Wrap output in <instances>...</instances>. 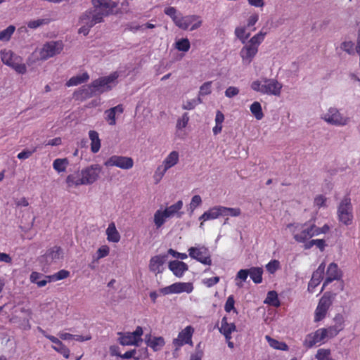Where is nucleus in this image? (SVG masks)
<instances>
[{"mask_svg": "<svg viewBox=\"0 0 360 360\" xmlns=\"http://www.w3.org/2000/svg\"><path fill=\"white\" fill-rule=\"evenodd\" d=\"M169 269L176 276L181 278L188 270V267L186 263L174 260L169 262Z\"/></svg>", "mask_w": 360, "mask_h": 360, "instance_id": "393cba45", "label": "nucleus"}, {"mask_svg": "<svg viewBox=\"0 0 360 360\" xmlns=\"http://www.w3.org/2000/svg\"><path fill=\"white\" fill-rule=\"evenodd\" d=\"M189 121V117L188 113L185 112L182 115V116L178 119L176 122V128L177 129H182L185 128Z\"/></svg>", "mask_w": 360, "mask_h": 360, "instance_id": "13d9d810", "label": "nucleus"}, {"mask_svg": "<svg viewBox=\"0 0 360 360\" xmlns=\"http://www.w3.org/2000/svg\"><path fill=\"white\" fill-rule=\"evenodd\" d=\"M221 206H214L211 208H210L208 210L205 212L200 217V221H208V220H213L215 219L219 218V217H221Z\"/></svg>", "mask_w": 360, "mask_h": 360, "instance_id": "c85d7f7f", "label": "nucleus"}, {"mask_svg": "<svg viewBox=\"0 0 360 360\" xmlns=\"http://www.w3.org/2000/svg\"><path fill=\"white\" fill-rule=\"evenodd\" d=\"M15 27L13 25L8 26L6 29L0 32V41H8L13 34Z\"/></svg>", "mask_w": 360, "mask_h": 360, "instance_id": "3c124183", "label": "nucleus"}, {"mask_svg": "<svg viewBox=\"0 0 360 360\" xmlns=\"http://www.w3.org/2000/svg\"><path fill=\"white\" fill-rule=\"evenodd\" d=\"M63 45L60 41H49L44 44L39 51V58L47 60L58 53L63 50Z\"/></svg>", "mask_w": 360, "mask_h": 360, "instance_id": "4468645a", "label": "nucleus"}, {"mask_svg": "<svg viewBox=\"0 0 360 360\" xmlns=\"http://www.w3.org/2000/svg\"><path fill=\"white\" fill-rule=\"evenodd\" d=\"M38 330L45 338L49 339L51 342H52L54 344L53 345L51 346L53 349L63 355V356L65 359H68L70 357V349L58 338H57L55 336L47 334L46 332L40 327H38Z\"/></svg>", "mask_w": 360, "mask_h": 360, "instance_id": "a211bd4d", "label": "nucleus"}, {"mask_svg": "<svg viewBox=\"0 0 360 360\" xmlns=\"http://www.w3.org/2000/svg\"><path fill=\"white\" fill-rule=\"evenodd\" d=\"M326 264L322 262L318 269L313 273L312 277L308 284V290L313 292L315 288L321 283L323 278Z\"/></svg>", "mask_w": 360, "mask_h": 360, "instance_id": "5701e85b", "label": "nucleus"}, {"mask_svg": "<svg viewBox=\"0 0 360 360\" xmlns=\"http://www.w3.org/2000/svg\"><path fill=\"white\" fill-rule=\"evenodd\" d=\"M123 107L122 105H117L105 111V120L110 125L116 124L115 115L116 113L122 114L123 112Z\"/></svg>", "mask_w": 360, "mask_h": 360, "instance_id": "7c9ffc66", "label": "nucleus"}, {"mask_svg": "<svg viewBox=\"0 0 360 360\" xmlns=\"http://www.w3.org/2000/svg\"><path fill=\"white\" fill-rule=\"evenodd\" d=\"M102 21L99 15L96 14L93 9L86 11L79 18L80 23H84L91 27Z\"/></svg>", "mask_w": 360, "mask_h": 360, "instance_id": "4be33fe9", "label": "nucleus"}, {"mask_svg": "<svg viewBox=\"0 0 360 360\" xmlns=\"http://www.w3.org/2000/svg\"><path fill=\"white\" fill-rule=\"evenodd\" d=\"M315 358L316 360H335L331 356L330 349L324 348L317 350Z\"/></svg>", "mask_w": 360, "mask_h": 360, "instance_id": "37998d69", "label": "nucleus"}, {"mask_svg": "<svg viewBox=\"0 0 360 360\" xmlns=\"http://www.w3.org/2000/svg\"><path fill=\"white\" fill-rule=\"evenodd\" d=\"M221 217H238L241 212L239 208H232L221 206Z\"/></svg>", "mask_w": 360, "mask_h": 360, "instance_id": "de8ad7c7", "label": "nucleus"}, {"mask_svg": "<svg viewBox=\"0 0 360 360\" xmlns=\"http://www.w3.org/2000/svg\"><path fill=\"white\" fill-rule=\"evenodd\" d=\"M235 34L236 37L240 39L242 44L247 42V39L250 35V33H246V28L245 27H236L235 30Z\"/></svg>", "mask_w": 360, "mask_h": 360, "instance_id": "09e8293b", "label": "nucleus"}, {"mask_svg": "<svg viewBox=\"0 0 360 360\" xmlns=\"http://www.w3.org/2000/svg\"><path fill=\"white\" fill-rule=\"evenodd\" d=\"M249 269H240L236 274L235 281L236 285L238 288H242L243 286V282H245L248 276H249Z\"/></svg>", "mask_w": 360, "mask_h": 360, "instance_id": "79ce46f5", "label": "nucleus"}, {"mask_svg": "<svg viewBox=\"0 0 360 360\" xmlns=\"http://www.w3.org/2000/svg\"><path fill=\"white\" fill-rule=\"evenodd\" d=\"M266 33L260 31L245 42L240 51V56L245 65H249L257 55L259 45L264 40Z\"/></svg>", "mask_w": 360, "mask_h": 360, "instance_id": "f03ea898", "label": "nucleus"}, {"mask_svg": "<svg viewBox=\"0 0 360 360\" xmlns=\"http://www.w3.org/2000/svg\"><path fill=\"white\" fill-rule=\"evenodd\" d=\"M326 342L323 333L321 329L319 328L316 331L306 335L303 345L307 348H311L316 345H321Z\"/></svg>", "mask_w": 360, "mask_h": 360, "instance_id": "aec40b11", "label": "nucleus"}, {"mask_svg": "<svg viewBox=\"0 0 360 360\" xmlns=\"http://www.w3.org/2000/svg\"><path fill=\"white\" fill-rule=\"evenodd\" d=\"M338 221L345 226H349L354 221L353 205L349 196H345L337 207Z\"/></svg>", "mask_w": 360, "mask_h": 360, "instance_id": "39448f33", "label": "nucleus"}, {"mask_svg": "<svg viewBox=\"0 0 360 360\" xmlns=\"http://www.w3.org/2000/svg\"><path fill=\"white\" fill-rule=\"evenodd\" d=\"M69 161L67 158H57L53 162V169L58 173L63 172L66 170Z\"/></svg>", "mask_w": 360, "mask_h": 360, "instance_id": "ea45409f", "label": "nucleus"}, {"mask_svg": "<svg viewBox=\"0 0 360 360\" xmlns=\"http://www.w3.org/2000/svg\"><path fill=\"white\" fill-rule=\"evenodd\" d=\"M118 77V72H114L108 76L100 77L93 81L89 85L83 86L75 92V95L78 98L86 99L108 91L117 84Z\"/></svg>", "mask_w": 360, "mask_h": 360, "instance_id": "f257e3e1", "label": "nucleus"}, {"mask_svg": "<svg viewBox=\"0 0 360 360\" xmlns=\"http://www.w3.org/2000/svg\"><path fill=\"white\" fill-rule=\"evenodd\" d=\"M283 85L275 79L263 77L252 82L251 89L257 92L269 96H279Z\"/></svg>", "mask_w": 360, "mask_h": 360, "instance_id": "7ed1b4c3", "label": "nucleus"}, {"mask_svg": "<svg viewBox=\"0 0 360 360\" xmlns=\"http://www.w3.org/2000/svg\"><path fill=\"white\" fill-rule=\"evenodd\" d=\"M106 167H117L128 170L133 167L134 160L131 158L122 155H112L105 162Z\"/></svg>", "mask_w": 360, "mask_h": 360, "instance_id": "ddd939ff", "label": "nucleus"}, {"mask_svg": "<svg viewBox=\"0 0 360 360\" xmlns=\"http://www.w3.org/2000/svg\"><path fill=\"white\" fill-rule=\"evenodd\" d=\"M250 109L252 114L255 116V117L257 120H260L263 118L264 114L262 112L261 104L259 102L255 101L250 105Z\"/></svg>", "mask_w": 360, "mask_h": 360, "instance_id": "c03bdc74", "label": "nucleus"}, {"mask_svg": "<svg viewBox=\"0 0 360 360\" xmlns=\"http://www.w3.org/2000/svg\"><path fill=\"white\" fill-rule=\"evenodd\" d=\"M320 329L323 333L326 342H328L329 340L336 337L338 335L335 330L333 329L330 326L327 328H321Z\"/></svg>", "mask_w": 360, "mask_h": 360, "instance_id": "8fccbe9b", "label": "nucleus"}, {"mask_svg": "<svg viewBox=\"0 0 360 360\" xmlns=\"http://www.w3.org/2000/svg\"><path fill=\"white\" fill-rule=\"evenodd\" d=\"M169 218V217H167V214H166L164 210H158L155 212L153 217V222L155 224L156 229H160V227H162L165 223L167 219Z\"/></svg>", "mask_w": 360, "mask_h": 360, "instance_id": "c9c22d12", "label": "nucleus"}, {"mask_svg": "<svg viewBox=\"0 0 360 360\" xmlns=\"http://www.w3.org/2000/svg\"><path fill=\"white\" fill-rule=\"evenodd\" d=\"M175 25L182 30H186L189 29L193 31L201 26L202 20L198 15H192L182 16L180 15Z\"/></svg>", "mask_w": 360, "mask_h": 360, "instance_id": "2eb2a0df", "label": "nucleus"}, {"mask_svg": "<svg viewBox=\"0 0 360 360\" xmlns=\"http://www.w3.org/2000/svg\"><path fill=\"white\" fill-rule=\"evenodd\" d=\"M193 332L194 329L191 326H186L179 332L177 338L173 340V345L176 347V349H179L186 344L193 345L192 336Z\"/></svg>", "mask_w": 360, "mask_h": 360, "instance_id": "6ab92c4d", "label": "nucleus"}, {"mask_svg": "<svg viewBox=\"0 0 360 360\" xmlns=\"http://www.w3.org/2000/svg\"><path fill=\"white\" fill-rule=\"evenodd\" d=\"M91 4L94 6L93 11L99 15L102 20L105 16L112 13L117 6L112 0H91Z\"/></svg>", "mask_w": 360, "mask_h": 360, "instance_id": "1a4fd4ad", "label": "nucleus"}, {"mask_svg": "<svg viewBox=\"0 0 360 360\" xmlns=\"http://www.w3.org/2000/svg\"><path fill=\"white\" fill-rule=\"evenodd\" d=\"M119 335V342L122 345L139 346L140 342H142L143 329L141 326H137L132 333H120Z\"/></svg>", "mask_w": 360, "mask_h": 360, "instance_id": "9b49d317", "label": "nucleus"}, {"mask_svg": "<svg viewBox=\"0 0 360 360\" xmlns=\"http://www.w3.org/2000/svg\"><path fill=\"white\" fill-rule=\"evenodd\" d=\"M219 332L225 337L226 340L231 339V333L236 330L234 323H229L226 317H223L221 321V326L219 328Z\"/></svg>", "mask_w": 360, "mask_h": 360, "instance_id": "a878e982", "label": "nucleus"}, {"mask_svg": "<svg viewBox=\"0 0 360 360\" xmlns=\"http://www.w3.org/2000/svg\"><path fill=\"white\" fill-rule=\"evenodd\" d=\"M235 304V300L233 295H230L228 297L226 302L224 305V309L226 312H230L231 311H233L234 312L237 313L236 309L234 307Z\"/></svg>", "mask_w": 360, "mask_h": 360, "instance_id": "e2e57ef3", "label": "nucleus"}, {"mask_svg": "<svg viewBox=\"0 0 360 360\" xmlns=\"http://www.w3.org/2000/svg\"><path fill=\"white\" fill-rule=\"evenodd\" d=\"M342 277V271L338 268L337 264L332 262L330 263L326 271V278L323 282L321 291L324 288L333 281L340 280Z\"/></svg>", "mask_w": 360, "mask_h": 360, "instance_id": "412c9836", "label": "nucleus"}, {"mask_svg": "<svg viewBox=\"0 0 360 360\" xmlns=\"http://www.w3.org/2000/svg\"><path fill=\"white\" fill-rule=\"evenodd\" d=\"M89 137L91 140V150L92 153H96L101 148V140L98 134L94 130H90Z\"/></svg>", "mask_w": 360, "mask_h": 360, "instance_id": "72a5a7b5", "label": "nucleus"}, {"mask_svg": "<svg viewBox=\"0 0 360 360\" xmlns=\"http://www.w3.org/2000/svg\"><path fill=\"white\" fill-rule=\"evenodd\" d=\"M89 75L85 72L80 75L71 77L66 83L68 86H77L86 82L89 79Z\"/></svg>", "mask_w": 360, "mask_h": 360, "instance_id": "4c0bfd02", "label": "nucleus"}, {"mask_svg": "<svg viewBox=\"0 0 360 360\" xmlns=\"http://www.w3.org/2000/svg\"><path fill=\"white\" fill-rule=\"evenodd\" d=\"M202 204V198L199 195H195L193 196L191 198V202L188 205V211L190 212V214H192L194 210L201 205Z\"/></svg>", "mask_w": 360, "mask_h": 360, "instance_id": "864d4df0", "label": "nucleus"}, {"mask_svg": "<svg viewBox=\"0 0 360 360\" xmlns=\"http://www.w3.org/2000/svg\"><path fill=\"white\" fill-rule=\"evenodd\" d=\"M107 239L113 243H117L120 240V235L117 231L114 222L109 224L106 229Z\"/></svg>", "mask_w": 360, "mask_h": 360, "instance_id": "f704fd0d", "label": "nucleus"}, {"mask_svg": "<svg viewBox=\"0 0 360 360\" xmlns=\"http://www.w3.org/2000/svg\"><path fill=\"white\" fill-rule=\"evenodd\" d=\"M165 262V256L156 255L150 260L149 269L151 271L156 274L161 272V266Z\"/></svg>", "mask_w": 360, "mask_h": 360, "instance_id": "2f4dec72", "label": "nucleus"}, {"mask_svg": "<svg viewBox=\"0 0 360 360\" xmlns=\"http://www.w3.org/2000/svg\"><path fill=\"white\" fill-rule=\"evenodd\" d=\"M321 118L328 124L340 127L348 125L352 121L350 117L335 107H330Z\"/></svg>", "mask_w": 360, "mask_h": 360, "instance_id": "20e7f679", "label": "nucleus"}, {"mask_svg": "<svg viewBox=\"0 0 360 360\" xmlns=\"http://www.w3.org/2000/svg\"><path fill=\"white\" fill-rule=\"evenodd\" d=\"M189 256L205 265H211L212 259L209 250L205 246L191 247L188 249Z\"/></svg>", "mask_w": 360, "mask_h": 360, "instance_id": "dca6fc26", "label": "nucleus"}, {"mask_svg": "<svg viewBox=\"0 0 360 360\" xmlns=\"http://www.w3.org/2000/svg\"><path fill=\"white\" fill-rule=\"evenodd\" d=\"M316 226L314 224L297 225L293 231L294 239L298 243H305L313 236H319V233L316 232Z\"/></svg>", "mask_w": 360, "mask_h": 360, "instance_id": "6e6552de", "label": "nucleus"}, {"mask_svg": "<svg viewBox=\"0 0 360 360\" xmlns=\"http://www.w3.org/2000/svg\"><path fill=\"white\" fill-rule=\"evenodd\" d=\"M334 325L330 326L339 334L345 327V317L341 314H337L333 318Z\"/></svg>", "mask_w": 360, "mask_h": 360, "instance_id": "a19ab883", "label": "nucleus"}, {"mask_svg": "<svg viewBox=\"0 0 360 360\" xmlns=\"http://www.w3.org/2000/svg\"><path fill=\"white\" fill-rule=\"evenodd\" d=\"M336 294L326 292L321 297L314 312V322H319L325 319L327 312L333 304Z\"/></svg>", "mask_w": 360, "mask_h": 360, "instance_id": "0eeeda50", "label": "nucleus"}, {"mask_svg": "<svg viewBox=\"0 0 360 360\" xmlns=\"http://www.w3.org/2000/svg\"><path fill=\"white\" fill-rule=\"evenodd\" d=\"M202 101L200 98V97H198L196 98H193L191 100H188L185 101L182 105V108L184 110H193L198 105L202 103Z\"/></svg>", "mask_w": 360, "mask_h": 360, "instance_id": "603ef678", "label": "nucleus"}, {"mask_svg": "<svg viewBox=\"0 0 360 360\" xmlns=\"http://www.w3.org/2000/svg\"><path fill=\"white\" fill-rule=\"evenodd\" d=\"M0 56L2 63L13 68L18 74L24 75L27 72V66L22 63V58L12 51L1 50Z\"/></svg>", "mask_w": 360, "mask_h": 360, "instance_id": "423d86ee", "label": "nucleus"}, {"mask_svg": "<svg viewBox=\"0 0 360 360\" xmlns=\"http://www.w3.org/2000/svg\"><path fill=\"white\" fill-rule=\"evenodd\" d=\"M264 303L270 304L274 307H279L280 302L278 298V294L276 291H269L267 293L266 298L264 301Z\"/></svg>", "mask_w": 360, "mask_h": 360, "instance_id": "a18cd8bd", "label": "nucleus"}, {"mask_svg": "<svg viewBox=\"0 0 360 360\" xmlns=\"http://www.w3.org/2000/svg\"><path fill=\"white\" fill-rule=\"evenodd\" d=\"M249 271L250 278L255 283L259 284L262 282L263 269L262 267H251Z\"/></svg>", "mask_w": 360, "mask_h": 360, "instance_id": "e433bc0d", "label": "nucleus"}, {"mask_svg": "<svg viewBox=\"0 0 360 360\" xmlns=\"http://www.w3.org/2000/svg\"><path fill=\"white\" fill-rule=\"evenodd\" d=\"M63 257L61 248L53 246L48 249L46 253L39 257V262L45 267L60 262Z\"/></svg>", "mask_w": 360, "mask_h": 360, "instance_id": "9d476101", "label": "nucleus"}, {"mask_svg": "<svg viewBox=\"0 0 360 360\" xmlns=\"http://www.w3.org/2000/svg\"><path fill=\"white\" fill-rule=\"evenodd\" d=\"M193 286L191 283H175L169 286L162 288L160 290L161 294H179L181 292L190 293L193 291Z\"/></svg>", "mask_w": 360, "mask_h": 360, "instance_id": "f3484780", "label": "nucleus"}, {"mask_svg": "<svg viewBox=\"0 0 360 360\" xmlns=\"http://www.w3.org/2000/svg\"><path fill=\"white\" fill-rule=\"evenodd\" d=\"M340 49L349 55L353 56L355 54L354 44L350 40L343 41L340 45Z\"/></svg>", "mask_w": 360, "mask_h": 360, "instance_id": "49530a36", "label": "nucleus"}, {"mask_svg": "<svg viewBox=\"0 0 360 360\" xmlns=\"http://www.w3.org/2000/svg\"><path fill=\"white\" fill-rule=\"evenodd\" d=\"M240 91L238 87L229 86L225 91V96L228 98H233L239 94Z\"/></svg>", "mask_w": 360, "mask_h": 360, "instance_id": "69168bd1", "label": "nucleus"}, {"mask_svg": "<svg viewBox=\"0 0 360 360\" xmlns=\"http://www.w3.org/2000/svg\"><path fill=\"white\" fill-rule=\"evenodd\" d=\"M30 281L31 283L36 284L37 287L42 288L51 282V277L37 271H32L30 276Z\"/></svg>", "mask_w": 360, "mask_h": 360, "instance_id": "bb28decb", "label": "nucleus"}, {"mask_svg": "<svg viewBox=\"0 0 360 360\" xmlns=\"http://www.w3.org/2000/svg\"><path fill=\"white\" fill-rule=\"evenodd\" d=\"M145 342L154 352L161 350L165 345V339L162 337H155L151 335V334L146 335Z\"/></svg>", "mask_w": 360, "mask_h": 360, "instance_id": "b1692460", "label": "nucleus"}, {"mask_svg": "<svg viewBox=\"0 0 360 360\" xmlns=\"http://www.w3.org/2000/svg\"><path fill=\"white\" fill-rule=\"evenodd\" d=\"M326 197L322 195H319L314 198V205L317 207L320 208L321 207L326 206Z\"/></svg>", "mask_w": 360, "mask_h": 360, "instance_id": "774afa93", "label": "nucleus"}, {"mask_svg": "<svg viewBox=\"0 0 360 360\" xmlns=\"http://www.w3.org/2000/svg\"><path fill=\"white\" fill-rule=\"evenodd\" d=\"M35 151L36 148L32 150H23L18 154L17 157L20 160H25L29 158Z\"/></svg>", "mask_w": 360, "mask_h": 360, "instance_id": "338daca9", "label": "nucleus"}, {"mask_svg": "<svg viewBox=\"0 0 360 360\" xmlns=\"http://www.w3.org/2000/svg\"><path fill=\"white\" fill-rule=\"evenodd\" d=\"M265 339L268 342L269 345L274 349L282 351H287L288 349V345L283 342H279L269 335H266Z\"/></svg>", "mask_w": 360, "mask_h": 360, "instance_id": "58836bf2", "label": "nucleus"}, {"mask_svg": "<svg viewBox=\"0 0 360 360\" xmlns=\"http://www.w3.org/2000/svg\"><path fill=\"white\" fill-rule=\"evenodd\" d=\"M47 22L45 19H37L34 20H31L27 23V27L30 29H36L41 25L46 24Z\"/></svg>", "mask_w": 360, "mask_h": 360, "instance_id": "0e129e2a", "label": "nucleus"}, {"mask_svg": "<svg viewBox=\"0 0 360 360\" xmlns=\"http://www.w3.org/2000/svg\"><path fill=\"white\" fill-rule=\"evenodd\" d=\"M183 205V201L180 200H178L176 203L167 207L164 210L167 214V217L169 218H172L174 216H176L178 218H181L184 214V212L181 211Z\"/></svg>", "mask_w": 360, "mask_h": 360, "instance_id": "c756f323", "label": "nucleus"}, {"mask_svg": "<svg viewBox=\"0 0 360 360\" xmlns=\"http://www.w3.org/2000/svg\"><path fill=\"white\" fill-rule=\"evenodd\" d=\"M70 275V272L66 270H60L56 274L49 276L51 277V281H60L66 278Z\"/></svg>", "mask_w": 360, "mask_h": 360, "instance_id": "680f3d73", "label": "nucleus"}, {"mask_svg": "<svg viewBox=\"0 0 360 360\" xmlns=\"http://www.w3.org/2000/svg\"><path fill=\"white\" fill-rule=\"evenodd\" d=\"M175 47L181 51L186 52L191 47L190 41L187 38H183L176 42Z\"/></svg>", "mask_w": 360, "mask_h": 360, "instance_id": "5fc2aeb1", "label": "nucleus"}, {"mask_svg": "<svg viewBox=\"0 0 360 360\" xmlns=\"http://www.w3.org/2000/svg\"><path fill=\"white\" fill-rule=\"evenodd\" d=\"M167 170L168 169L162 164L157 167L153 175L155 184H158L161 181Z\"/></svg>", "mask_w": 360, "mask_h": 360, "instance_id": "6e6d98bb", "label": "nucleus"}, {"mask_svg": "<svg viewBox=\"0 0 360 360\" xmlns=\"http://www.w3.org/2000/svg\"><path fill=\"white\" fill-rule=\"evenodd\" d=\"M165 13L169 15L176 24L181 14H177L176 9L174 7H168L165 9Z\"/></svg>", "mask_w": 360, "mask_h": 360, "instance_id": "052dcab7", "label": "nucleus"}, {"mask_svg": "<svg viewBox=\"0 0 360 360\" xmlns=\"http://www.w3.org/2000/svg\"><path fill=\"white\" fill-rule=\"evenodd\" d=\"M280 268V262L276 260H271L266 265V269L270 274H274Z\"/></svg>", "mask_w": 360, "mask_h": 360, "instance_id": "bf43d9fd", "label": "nucleus"}, {"mask_svg": "<svg viewBox=\"0 0 360 360\" xmlns=\"http://www.w3.org/2000/svg\"><path fill=\"white\" fill-rule=\"evenodd\" d=\"M65 183L68 188L78 187L84 185L81 170L68 175Z\"/></svg>", "mask_w": 360, "mask_h": 360, "instance_id": "cd10ccee", "label": "nucleus"}, {"mask_svg": "<svg viewBox=\"0 0 360 360\" xmlns=\"http://www.w3.org/2000/svg\"><path fill=\"white\" fill-rule=\"evenodd\" d=\"M179 161V153L176 150L170 152L162 162V165L169 169L178 164Z\"/></svg>", "mask_w": 360, "mask_h": 360, "instance_id": "473e14b6", "label": "nucleus"}, {"mask_svg": "<svg viewBox=\"0 0 360 360\" xmlns=\"http://www.w3.org/2000/svg\"><path fill=\"white\" fill-rule=\"evenodd\" d=\"M102 167L98 164L91 165L81 170L84 185H91L100 178Z\"/></svg>", "mask_w": 360, "mask_h": 360, "instance_id": "f8f14e48", "label": "nucleus"}, {"mask_svg": "<svg viewBox=\"0 0 360 360\" xmlns=\"http://www.w3.org/2000/svg\"><path fill=\"white\" fill-rule=\"evenodd\" d=\"M212 83V82H205L202 85H201V86L200 87L198 97H200V96H206L211 94Z\"/></svg>", "mask_w": 360, "mask_h": 360, "instance_id": "4d7b16f0", "label": "nucleus"}]
</instances>
